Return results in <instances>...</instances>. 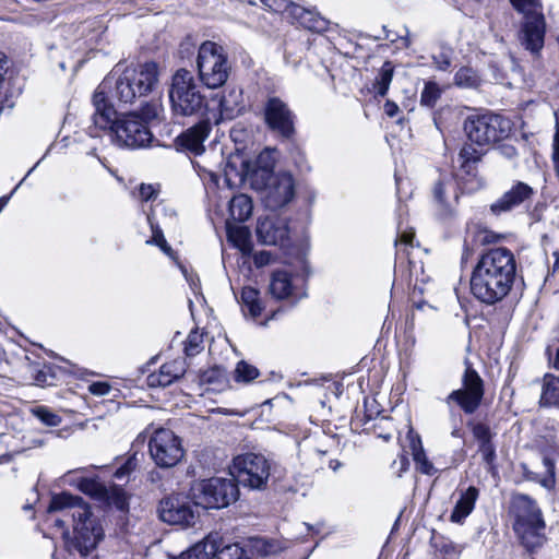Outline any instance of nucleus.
I'll use <instances>...</instances> for the list:
<instances>
[{
	"instance_id": "nucleus-1",
	"label": "nucleus",
	"mask_w": 559,
	"mask_h": 559,
	"mask_svg": "<svg viewBox=\"0 0 559 559\" xmlns=\"http://www.w3.org/2000/svg\"><path fill=\"white\" fill-rule=\"evenodd\" d=\"M46 522L61 531L69 552L87 556L103 537L90 506L79 496L61 492L51 497Z\"/></svg>"
},
{
	"instance_id": "nucleus-2",
	"label": "nucleus",
	"mask_w": 559,
	"mask_h": 559,
	"mask_svg": "<svg viewBox=\"0 0 559 559\" xmlns=\"http://www.w3.org/2000/svg\"><path fill=\"white\" fill-rule=\"evenodd\" d=\"M111 85V80H103L93 94L92 104L95 110L92 116L93 127L88 128V134L97 138L99 136L97 130L109 131L118 146L128 148L147 146L153 134L138 114L131 112L117 117V111L107 96V90Z\"/></svg>"
},
{
	"instance_id": "nucleus-3",
	"label": "nucleus",
	"mask_w": 559,
	"mask_h": 559,
	"mask_svg": "<svg viewBox=\"0 0 559 559\" xmlns=\"http://www.w3.org/2000/svg\"><path fill=\"white\" fill-rule=\"evenodd\" d=\"M516 276V261L504 247L481 254L471 276V293L483 304L495 305L510 293Z\"/></svg>"
},
{
	"instance_id": "nucleus-4",
	"label": "nucleus",
	"mask_w": 559,
	"mask_h": 559,
	"mask_svg": "<svg viewBox=\"0 0 559 559\" xmlns=\"http://www.w3.org/2000/svg\"><path fill=\"white\" fill-rule=\"evenodd\" d=\"M104 80H111L112 85L107 90L111 96L122 104H132L136 98L146 96L158 83V67L155 62H146L139 69L127 68L118 78L114 75Z\"/></svg>"
},
{
	"instance_id": "nucleus-5",
	"label": "nucleus",
	"mask_w": 559,
	"mask_h": 559,
	"mask_svg": "<svg viewBox=\"0 0 559 559\" xmlns=\"http://www.w3.org/2000/svg\"><path fill=\"white\" fill-rule=\"evenodd\" d=\"M168 97L175 116H195L206 108L205 97L201 94L193 74L187 69H179L173 74Z\"/></svg>"
},
{
	"instance_id": "nucleus-6",
	"label": "nucleus",
	"mask_w": 559,
	"mask_h": 559,
	"mask_svg": "<svg viewBox=\"0 0 559 559\" xmlns=\"http://www.w3.org/2000/svg\"><path fill=\"white\" fill-rule=\"evenodd\" d=\"M522 15L519 39L532 53L539 52L545 43L546 19L542 0H509Z\"/></svg>"
},
{
	"instance_id": "nucleus-7",
	"label": "nucleus",
	"mask_w": 559,
	"mask_h": 559,
	"mask_svg": "<svg viewBox=\"0 0 559 559\" xmlns=\"http://www.w3.org/2000/svg\"><path fill=\"white\" fill-rule=\"evenodd\" d=\"M197 68L200 81L213 90L223 86L231 71L226 49L212 40H205L200 45Z\"/></svg>"
},
{
	"instance_id": "nucleus-8",
	"label": "nucleus",
	"mask_w": 559,
	"mask_h": 559,
	"mask_svg": "<svg viewBox=\"0 0 559 559\" xmlns=\"http://www.w3.org/2000/svg\"><path fill=\"white\" fill-rule=\"evenodd\" d=\"M195 504L204 509H222L235 502L239 489L234 478L213 477L198 483L193 487Z\"/></svg>"
},
{
	"instance_id": "nucleus-9",
	"label": "nucleus",
	"mask_w": 559,
	"mask_h": 559,
	"mask_svg": "<svg viewBox=\"0 0 559 559\" xmlns=\"http://www.w3.org/2000/svg\"><path fill=\"white\" fill-rule=\"evenodd\" d=\"M464 131L472 143L486 146L506 138L510 122L499 115H473L465 120Z\"/></svg>"
},
{
	"instance_id": "nucleus-10",
	"label": "nucleus",
	"mask_w": 559,
	"mask_h": 559,
	"mask_svg": "<svg viewBox=\"0 0 559 559\" xmlns=\"http://www.w3.org/2000/svg\"><path fill=\"white\" fill-rule=\"evenodd\" d=\"M233 468L238 483L251 489H262L267 484L271 464L264 455L249 452L236 456Z\"/></svg>"
},
{
	"instance_id": "nucleus-11",
	"label": "nucleus",
	"mask_w": 559,
	"mask_h": 559,
	"mask_svg": "<svg viewBox=\"0 0 559 559\" xmlns=\"http://www.w3.org/2000/svg\"><path fill=\"white\" fill-rule=\"evenodd\" d=\"M148 450L152 460L162 468L176 466L185 454L179 437L165 428L154 430L150 437Z\"/></svg>"
},
{
	"instance_id": "nucleus-12",
	"label": "nucleus",
	"mask_w": 559,
	"mask_h": 559,
	"mask_svg": "<svg viewBox=\"0 0 559 559\" xmlns=\"http://www.w3.org/2000/svg\"><path fill=\"white\" fill-rule=\"evenodd\" d=\"M484 381L476 370L467 366L462 377V388L453 390L444 400L448 406L456 404L465 414H474L484 397Z\"/></svg>"
},
{
	"instance_id": "nucleus-13",
	"label": "nucleus",
	"mask_w": 559,
	"mask_h": 559,
	"mask_svg": "<svg viewBox=\"0 0 559 559\" xmlns=\"http://www.w3.org/2000/svg\"><path fill=\"white\" fill-rule=\"evenodd\" d=\"M264 121L277 136L289 140L295 134V114L288 104L277 96H271L264 104Z\"/></svg>"
},
{
	"instance_id": "nucleus-14",
	"label": "nucleus",
	"mask_w": 559,
	"mask_h": 559,
	"mask_svg": "<svg viewBox=\"0 0 559 559\" xmlns=\"http://www.w3.org/2000/svg\"><path fill=\"white\" fill-rule=\"evenodd\" d=\"M267 176V182L264 187V202L266 207L275 211L288 204L295 194V185L292 175L282 173L271 175L263 171Z\"/></svg>"
},
{
	"instance_id": "nucleus-15",
	"label": "nucleus",
	"mask_w": 559,
	"mask_h": 559,
	"mask_svg": "<svg viewBox=\"0 0 559 559\" xmlns=\"http://www.w3.org/2000/svg\"><path fill=\"white\" fill-rule=\"evenodd\" d=\"M212 131V124L209 119L199 121L178 135L175 145L178 151L201 155L204 151V142Z\"/></svg>"
},
{
	"instance_id": "nucleus-16",
	"label": "nucleus",
	"mask_w": 559,
	"mask_h": 559,
	"mask_svg": "<svg viewBox=\"0 0 559 559\" xmlns=\"http://www.w3.org/2000/svg\"><path fill=\"white\" fill-rule=\"evenodd\" d=\"M159 516L166 523L181 526H192L197 519L189 503L175 498H166L160 502Z\"/></svg>"
},
{
	"instance_id": "nucleus-17",
	"label": "nucleus",
	"mask_w": 559,
	"mask_h": 559,
	"mask_svg": "<svg viewBox=\"0 0 559 559\" xmlns=\"http://www.w3.org/2000/svg\"><path fill=\"white\" fill-rule=\"evenodd\" d=\"M533 194L534 190L532 187H530L527 183L519 181L490 205V211L495 215L510 212L526 201H530Z\"/></svg>"
},
{
	"instance_id": "nucleus-18",
	"label": "nucleus",
	"mask_w": 559,
	"mask_h": 559,
	"mask_svg": "<svg viewBox=\"0 0 559 559\" xmlns=\"http://www.w3.org/2000/svg\"><path fill=\"white\" fill-rule=\"evenodd\" d=\"M510 513L514 518L513 528L543 519V513L536 501L524 493L514 495L510 502Z\"/></svg>"
},
{
	"instance_id": "nucleus-19",
	"label": "nucleus",
	"mask_w": 559,
	"mask_h": 559,
	"mask_svg": "<svg viewBox=\"0 0 559 559\" xmlns=\"http://www.w3.org/2000/svg\"><path fill=\"white\" fill-rule=\"evenodd\" d=\"M258 240L266 246H283L288 238V227L280 217L259 218L257 224Z\"/></svg>"
},
{
	"instance_id": "nucleus-20",
	"label": "nucleus",
	"mask_w": 559,
	"mask_h": 559,
	"mask_svg": "<svg viewBox=\"0 0 559 559\" xmlns=\"http://www.w3.org/2000/svg\"><path fill=\"white\" fill-rule=\"evenodd\" d=\"M186 370V361L183 359H174L163 364L158 371L148 374L146 383L151 388H165L182 378Z\"/></svg>"
},
{
	"instance_id": "nucleus-21",
	"label": "nucleus",
	"mask_w": 559,
	"mask_h": 559,
	"mask_svg": "<svg viewBox=\"0 0 559 559\" xmlns=\"http://www.w3.org/2000/svg\"><path fill=\"white\" fill-rule=\"evenodd\" d=\"M545 521L540 520L533 523L514 527V532L523 547L533 552L546 543Z\"/></svg>"
},
{
	"instance_id": "nucleus-22",
	"label": "nucleus",
	"mask_w": 559,
	"mask_h": 559,
	"mask_svg": "<svg viewBox=\"0 0 559 559\" xmlns=\"http://www.w3.org/2000/svg\"><path fill=\"white\" fill-rule=\"evenodd\" d=\"M218 108L222 118L234 119L243 111L242 91L237 87L224 90L218 97Z\"/></svg>"
},
{
	"instance_id": "nucleus-23",
	"label": "nucleus",
	"mask_w": 559,
	"mask_h": 559,
	"mask_svg": "<svg viewBox=\"0 0 559 559\" xmlns=\"http://www.w3.org/2000/svg\"><path fill=\"white\" fill-rule=\"evenodd\" d=\"M435 201L438 206V215L445 219L453 215V203L457 201V194L451 182L439 181L433 189Z\"/></svg>"
},
{
	"instance_id": "nucleus-24",
	"label": "nucleus",
	"mask_w": 559,
	"mask_h": 559,
	"mask_svg": "<svg viewBox=\"0 0 559 559\" xmlns=\"http://www.w3.org/2000/svg\"><path fill=\"white\" fill-rule=\"evenodd\" d=\"M221 540L218 533H211L202 542L182 552L181 559H212L218 551Z\"/></svg>"
},
{
	"instance_id": "nucleus-25",
	"label": "nucleus",
	"mask_w": 559,
	"mask_h": 559,
	"mask_svg": "<svg viewBox=\"0 0 559 559\" xmlns=\"http://www.w3.org/2000/svg\"><path fill=\"white\" fill-rule=\"evenodd\" d=\"M478 497L479 490L474 486H469L467 489L462 490L450 515L451 522L457 524L463 523V521L473 512Z\"/></svg>"
},
{
	"instance_id": "nucleus-26",
	"label": "nucleus",
	"mask_w": 559,
	"mask_h": 559,
	"mask_svg": "<svg viewBox=\"0 0 559 559\" xmlns=\"http://www.w3.org/2000/svg\"><path fill=\"white\" fill-rule=\"evenodd\" d=\"M295 284L292 275L284 270L274 271L271 276L270 293L276 299H285L294 295Z\"/></svg>"
},
{
	"instance_id": "nucleus-27",
	"label": "nucleus",
	"mask_w": 559,
	"mask_h": 559,
	"mask_svg": "<svg viewBox=\"0 0 559 559\" xmlns=\"http://www.w3.org/2000/svg\"><path fill=\"white\" fill-rule=\"evenodd\" d=\"M290 14L302 27L309 31L321 33L328 28V21L325 19L299 5H292Z\"/></svg>"
},
{
	"instance_id": "nucleus-28",
	"label": "nucleus",
	"mask_w": 559,
	"mask_h": 559,
	"mask_svg": "<svg viewBox=\"0 0 559 559\" xmlns=\"http://www.w3.org/2000/svg\"><path fill=\"white\" fill-rule=\"evenodd\" d=\"M539 404L545 407L559 408V378L554 374H545L542 385Z\"/></svg>"
},
{
	"instance_id": "nucleus-29",
	"label": "nucleus",
	"mask_w": 559,
	"mask_h": 559,
	"mask_svg": "<svg viewBox=\"0 0 559 559\" xmlns=\"http://www.w3.org/2000/svg\"><path fill=\"white\" fill-rule=\"evenodd\" d=\"M253 204L247 194H237L229 202L230 217L237 222H246L252 214Z\"/></svg>"
},
{
	"instance_id": "nucleus-30",
	"label": "nucleus",
	"mask_w": 559,
	"mask_h": 559,
	"mask_svg": "<svg viewBox=\"0 0 559 559\" xmlns=\"http://www.w3.org/2000/svg\"><path fill=\"white\" fill-rule=\"evenodd\" d=\"M240 300L242 304V311L247 316L249 314L251 318H258L262 312V305L259 298V290L251 287L246 286L241 289Z\"/></svg>"
},
{
	"instance_id": "nucleus-31",
	"label": "nucleus",
	"mask_w": 559,
	"mask_h": 559,
	"mask_svg": "<svg viewBox=\"0 0 559 559\" xmlns=\"http://www.w3.org/2000/svg\"><path fill=\"white\" fill-rule=\"evenodd\" d=\"M411 448H412V454L414 462L416 463L417 469L426 475H433L437 471L433 466V464L428 460L424 448L421 445L420 439L413 438L411 440Z\"/></svg>"
},
{
	"instance_id": "nucleus-32",
	"label": "nucleus",
	"mask_w": 559,
	"mask_h": 559,
	"mask_svg": "<svg viewBox=\"0 0 559 559\" xmlns=\"http://www.w3.org/2000/svg\"><path fill=\"white\" fill-rule=\"evenodd\" d=\"M76 486L80 491L96 500L108 499L107 487L97 478H81Z\"/></svg>"
},
{
	"instance_id": "nucleus-33",
	"label": "nucleus",
	"mask_w": 559,
	"mask_h": 559,
	"mask_svg": "<svg viewBox=\"0 0 559 559\" xmlns=\"http://www.w3.org/2000/svg\"><path fill=\"white\" fill-rule=\"evenodd\" d=\"M201 382L211 385L213 391H222L227 386V372L224 368L213 367L202 372Z\"/></svg>"
},
{
	"instance_id": "nucleus-34",
	"label": "nucleus",
	"mask_w": 559,
	"mask_h": 559,
	"mask_svg": "<svg viewBox=\"0 0 559 559\" xmlns=\"http://www.w3.org/2000/svg\"><path fill=\"white\" fill-rule=\"evenodd\" d=\"M227 237L237 248L245 251L250 245V233L245 226L231 224L227 221L226 223Z\"/></svg>"
},
{
	"instance_id": "nucleus-35",
	"label": "nucleus",
	"mask_w": 559,
	"mask_h": 559,
	"mask_svg": "<svg viewBox=\"0 0 559 559\" xmlns=\"http://www.w3.org/2000/svg\"><path fill=\"white\" fill-rule=\"evenodd\" d=\"M481 152L471 144H465L459 154L461 169L467 175H472L475 170V163L480 159Z\"/></svg>"
},
{
	"instance_id": "nucleus-36",
	"label": "nucleus",
	"mask_w": 559,
	"mask_h": 559,
	"mask_svg": "<svg viewBox=\"0 0 559 559\" xmlns=\"http://www.w3.org/2000/svg\"><path fill=\"white\" fill-rule=\"evenodd\" d=\"M393 66L390 61H385L380 69V72L373 84L376 94L384 97L389 91L390 84L393 79Z\"/></svg>"
},
{
	"instance_id": "nucleus-37",
	"label": "nucleus",
	"mask_w": 559,
	"mask_h": 559,
	"mask_svg": "<svg viewBox=\"0 0 559 559\" xmlns=\"http://www.w3.org/2000/svg\"><path fill=\"white\" fill-rule=\"evenodd\" d=\"M441 94L442 90L436 82H426L420 94V105L432 108L441 97Z\"/></svg>"
},
{
	"instance_id": "nucleus-38",
	"label": "nucleus",
	"mask_w": 559,
	"mask_h": 559,
	"mask_svg": "<svg viewBox=\"0 0 559 559\" xmlns=\"http://www.w3.org/2000/svg\"><path fill=\"white\" fill-rule=\"evenodd\" d=\"M455 85L464 88L476 87L479 83V78L472 68H461L454 76Z\"/></svg>"
},
{
	"instance_id": "nucleus-39",
	"label": "nucleus",
	"mask_w": 559,
	"mask_h": 559,
	"mask_svg": "<svg viewBox=\"0 0 559 559\" xmlns=\"http://www.w3.org/2000/svg\"><path fill=\"white\" fill-rule=\"evenodd\" d=\"M260 372L257 367L240 360L235 369L234 377L237 382L249 383L259 377Z\"/></svg>"
},
{
	"instance_id": "nucleus-40",
	"label": "nucleus",
	"mask_w": 559,
	"mask_h": 559,
	"mask_svg": "<svg viewBox=\"0 0 559 559\" xmlns=\"http://www.w3.org/2000/svg\"><path fill=\"white\" fill-rule=\"evenodd\" d=\"M32 413L46 426L57 427L61 423V417L46 406H36L32 409Z\"/></svg>"
},
{
	"instance_id": "nucleus-41",
	"label": "nucleus",
	"mask_w": 559,
	"mask_h": 559,
	"mask_svg": "<svg viewBox=\"0 0 559 559\" xmlns=\"http://www.w3.org/2000/svg\"><path fill=\"white\" fill-rule=\"evenodd\" d=\"M217 559H249L245 550L237 544H231L223 547L222 549L218 548Z\"/></svg>"
},
{
	"instance_id": "nucleus-42",
	"label": "nucleus",
	"mask_w": 559,
	"mask_h": 559,
	"mask_svg": "<svg viewBox=\"0 0 559 559\" xmlns=\"http://www.w3.org/2000/svg\"><path fill=\"white\" fill-rule=\"evenodd\" d=\"M202 343V335L197 331L191 332L188 335L185 346V352L187 356H195L197 354H199L203 349Z\"/></svg>"
},
{
	"instance_id": "nucleus-43",
	"label": "nucleus",
	"mask_w": 559,
	"mask_h": 559,
	"mask_svg": "<svg viewBox=\"0 0 559 559\" xmlns=\"http://www.w3.org/2000/svg\"><path fill=\"white\" fill-rule=\"evenodd\" d=\"M472 432L474 438L477 440L479 444H487L492 442V433L490 431L489 426L483 423H477L472 425Z\"/></svg>"
},
{
	"instance_id": "nucleus-44",
	"label": "nucleus",
	"mask_w": 559,
	"mask_h": 559,
	"mask_svg": "<svg viewBox=\"0 0 559 559\" xmlns=\"http://www.w3.org/2000/svg\"><path fill=\"white\" fill-rule=\"evenodd\" d=\"M435 67L440 71H447L452 64V53L450 49H442L439 53L432 56Z\"/></svg>"
},
{
	"instance_id": "nucleus-45",
	"label": "nucleus",
	"mask_w": 559,
	"mask_h": 559,
	"mask_svg": "<svg viewBox=\"0 0 559 559\" xmlns=\"http://www.w3.org/2000/svg\"><path fill=\"white\" fill-rule=\"evenodd\" d=\"M478 452L481 454L483 461L487 464L488 469L493 468V463L496 461V448L493 443L479 444Z\"/></svg>"
},
{
	"instance_id": "nucleus-46",
	"label": "nucleus",
	"mask_w": 559,
	"mask_h": 559,
	"mask_svg": "<svg viewBox=\"0 0 559 559\" xmlns=\"http://www.w3.org/2000/svg\"><path fill=\"white\" fill-rule=\"evenodd\" d=\"M160 109L162 106L158 102L146 103L141 108V119L147 124V121L158 118Z\"/></svg>"
},
{
	"instance_id": "nucleus-47",
	"label": "nucleus",
	"mask_w": 559,
	"mask_h": 559,
	"mask_svg": "<svg viewBox=\"0 0 559 559\" xmlns=\"http://www.w3.org/2000/svg\"><path fill=\"white\" fill-rule=\"evenodd\" d=\"M147 222L151 226L153 235H152V239L147 240L146 242L156 245L158 247H160L162 245H165L166 239L164 237L163 230L157 225L154 224L153 214H147Z\"/></svg>"
},
{
	"instance_id": "nucleus-48",
	"label": "nucleus",
	"mask_w": 559,
	"mask_h": 559,
	"mask_svg": "<svg viewBox=\"0 0 559 559\" xmlns=\"http://www.w3.org/2000/svg\"><path fill=\"white\" fill-rule=\"evenodd\" d=\"M136 465H138V460L134 454V455L130 456L124 462L123 465H121L119 468H117V471L115 472V477L117 479H122V478L129 476V474L136 468Z\"/></svg>"
},
{
	"instance_id": "nucleus-49",
	"label": "nucleus",
	"mask_w": 559,
	"mask_h": 559,
	"mask_svg": "<svg viewBox=\"0 0 559 559\" xmlns=\"http://www.w3.org/2000/svg\"><path fill=\"white\" fill-rule=\"evenodd\" d=\"M554 163H555V169L559 177V114H556V133L554 136Z\"/></svg>"
},
{
	"instance_id": "nucleus-50",
	"label": "nucleus",
	"mask_w": 559,
	"mask_h": 559,
	"mask_svg": "<svg viewBox=\"0 0 559 559\" xmlns=\"http://www.w3.org/2000/svg\"><path fill=\"white\" fill-rule=\"evenodd\" d=\"M156 190L151 185L142 183L139 188V194L142 201H151L156 197Z\"/></svg>"
},
{
	"instance_id": "nucleus-51",
	"label": "nucleus",
	"mask_w": 559,
	"mask_h": 559,
	"mask_svg": "<svg viewBox=\"0 0 559 559\" xmlns=\"http://www.w3.org/2000/svg\"><path fill=\"white\" fill-rule=\"evenodd\" d=\"M110 391V385L107 382H94L90 385V392L94 395H107Z\"/></svg>"
},
{
	"instance_id": "nucleus-52",
	"label": "nucleus",
	"mask_w": 559,
	"mask_h": 559,
	"mask_svg": "<svg viewBox=\"0 0 559 559\" xmlns=\"http://www.w3.org/2000/svg\"><path fill=\"white\" fill-rule=\"evenodd\" d=\"M272 261V254L269 251H260L253 255V262L255 266L261 267L270 264Z\"/></svg>"
},
{
	"instance_id": "nucleus-53",
	"label": "nucleus",
	"mask_w": 559,
	"mask_h": 559,
	"mask_svg": "<svg viewBox=\"0 0 559 559\" xmlns=\"http://www.w3.org/2000/svg\"><path fill=\"white\" fill-rule=\"evenodd\" d=\"M383 108H384V112L389 117H395L399 112V106L394 102H391V100H386Z\"/></svg>"
},
{
	"instance_id": "nucleus-54",
	"label": "nucleus",
	"mask_w": 559,
	"mask_h": 559,
	"mask_svg": "<svg viewBox=\"0 0 559 559\" xmlns=\"http://www.w3.org/2000/svg\"><path fill=\"white\" fill-rule=\"evenodd\" d=\"M273 11H281L284 8V0H262Z\"/></svg>"
},
{
	"instance_id": "nucleus-55",
	"label": "nucleus",
	"mask_w": 559,
	"mask_h": 559,
	"mask_svg": "<svg viewBox=\"0 0 559 559\" xmlns=\"http://www.w3.org/2000/svg\"><path fill=\"white\" fill-rule=\"evenodd\" d=\"M415 234L413 231H403L400 236V242L406 246H413Z\"/></svg>"
},
{
	"instance_id": "nucleus-56",
	"label": "nucleus",
	"mask_w": 559,
	"mask_h": 559,
	"mask_svg": "<svg viewBox=\"0 0 559 559\" xmlns=\"http://www.w3.org/2000/svg\"><path fill=\"white\" fill-rule=\"evenodd\" d=\"M543 464L546 468V472L549 474L550 477H554L555 476V463L554 461L548 457V456H544L543 459Z\"/></svg>"
},
{
	"instance_id": "nucleus-57",
	"label": "nucleus",
	"mask_w": 559,
	"mask_h": 559,
	"mask_svg": "<svg viewBox=\"0 0 559 559\" xmlns=\"http://www.w3.org/2000/svg\"><path fill=\"white\" fill-rule=\"evenodd\" d=\"M501 237L492 233H485L481 239L484 243L497 242Z\"/></svg>"
},
{
	"instance_id": "nucleus-58",
	"label": "nucleus",
	"mask_w": 559,
	"mask_h": 559,
	"mask_svg": "<svg viewBox=\"0 0 559 559\" xmlns=\"http://www.w3.org/2000/svg\"><path fill=\"white\" fill-rule=\"evenodd\" d=\"M501 152L508 157H512L516 154L515 148L512 146H502Z\"/></svg>"
},
{
	"instance_id": "nucleus-59",
	"label": "nucleus",
	"mask_w": 559,
	"mask_h": 559,
	"mask_svg": "<svg viewBox=\"0 0 559 559\" xmlns=\"http://www.w3.org/2000/svg\"><path fill=\"white\" fill-rule=\"evenodd\" d=\"M160 250L166 253L167 255L171 257L173 255V249L167 243V241H165V245H162L160 247Z\"/></svg>"
},
{
	"instance_id": "nucleus-60",
	"label": "nucleus",
	"mask_w": 559,
	"mask_h": 559,
	"mask_svg": "<svg viewBox=\"0 0 559 559\" xmlns=\"http://www.w3.org/2000/svg\"><path fill=\"white\" fill-rule=\"evenodd\" d=\"M555 263H554V271L559 270V250L554 252Z\"/></svg>"
},
{
	"instance_id": "nucleus-61",
	"label": "nucleus",
	"mask_w": 559,
	"mask_h": 559,
	"mask_svg": "<svg viewBox=\"0 0 559 559\" xmlns=\"http://www.w3.org/2000/svg\"><path fill=\"white\" fill-rule=\"evenodd\" d=\"M330 468H332L333 471H336L337 468L341 467V462L338 461H330Z\"/></svg>"
},
{
	"instance_id": "nucleus-62",
	"label": "nucleus",
	"mask_w": 559,
	"mask_h": 559,
	"mask_svg": "<svg viewBox=\"0 0 559 559\" xmlns=\"http://www.w3.org/2000/svg\"><path fill=\"white\" fill-rule=\"evenodd\" d=\"M451 435H452L453 437H455V438L461 437V430H460V428L454 427V428H453V430H452V432H451Z\"/></svg>"
},
{
	"instance_id": "nucleus-63",
	"label": "nucleus",
	"mask_w": 559,
	"mask_h": 559,
	"mask_svg": "<svg viewBox=\"0 0 559 559\" xmlns=\"http://www.w3.org/2000/svg\"><path fill=\"white\" fill-rule=\"evenodd\" d=\"M554 367L556 369H559V347H558V350H557V354H556V358H555V361H554Z\"/></svg>"
},
{
	"instance_id": "nucleus-64",
	"label": "nucleus",
	"mask_w": 559,
	"mask_h": 559,
	"mask_svg": "<svg viewBox=\"0 0 559 559\" xmlns=\"http://www.w3.org/2000/svg\"><path fill=\"white\" fill-rule=\"evenodd\" d=\"M401 463H402V469H404V471H405V469H406V466H407V464H408L407 459H406L405 456H402V457H401Z\"/></svg>"
}]
</instances>
